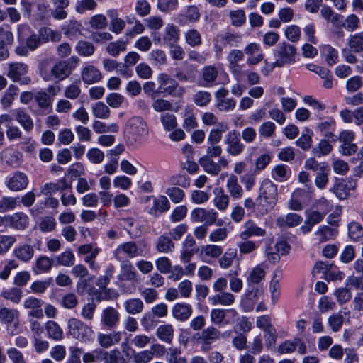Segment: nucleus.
Returning <instances> with one entry per match:
<instances>
[{
  "label": "nucleus",
  "mask_w": 363,
  "mask_h": 363,
  "mask_svg": "<svg viewBox=\"0 0 363 363\" xmlns=\"http://www.w3.org/2000/svg\"><path fill=\"white\" fill-rule=\"evenodd\" d=\"M120 272L118 275V279L121 281H133L137 279L138 273L129 260L121 261Z\"/></svg>",
  "instance_id": "obj_22"
},
{
  "label": "nucleus",
  "mask_w": 363,
  "mask_h": 363,
  "mask_svg": "<svg viewBox=\"0 0 363 363\" xmlns=\"http://www.w3.org/2000/svg\"><path fill=\"white\" fill-rule=\"evenodd\" d=\"M55 9L52 11V16L55 19H65L67 13L65 11V8H67L69 4V0H51Z\"/></svg>",
  "instance_id": "obj_41"
},
{
  "label": "nucleus",
  "mask_w": 363,
  "mask_h": 363,
  "mask_svg": "<svg viewBox=\"0 0 363 363\" xmlns=\"http://www.w3.org/2000/svg\"><path fill=\"white\" fill-rule=\"evenodd\" d=\"M19 312L16 309H9L6 307L0 308V320L6 325L9 334L14 335L17 333L19 325Z\"/></svg>",
  "instance_id": "obj_10"
},
{
  "label": "nucleus",
  "mask_w": 363,
  "mask_h": 363,
  "mask_svg": "<svg viewBox=\"0 0 363 363\" xmlns=\"http://www.w3.org/2000/svg\"><path fill=\"white\" fill-rule=\"evenodd\" d=\"M291 171L289 168L284 164L275 166L272 170V178L279 182H283L289 179Z\"/></svg>",
  "instance_id": "obj_45"
},
{
  "label": "nucleus",
  "mask_w": 363,
  "mask_h": 363,
  "mask_svg": "<svg viewBox=\"0 0 363 363\" xmlns=\"http://www.w3.org/2000/svg\"><path fill=\"white\" fill-rule=\"evenodd\" d=\"M28 223V216L22 212L16 213L11 216H6V225H9L16 230H24L27 228Z\"/></svg>",
  "instance_id": "obj_18"
},
{
  "label": "nucleus",
  "mask_w": 363,
  "mask_h": 363,
  "mask_svg": "<svg viewBox=\"0 0 363 363\" xmlns=\"http://www.w3.org/2000/svg\"><path fill=\"white\" fill-rule=\"evenodd\" d=\"M313 132L308 128H306L301 135L296 140V145L303 150H308L312 144Z\"/></svg>",
  "instance_id": "obj_57"
},
{
  "label": "nucleus",
  "mask_w": 363,
  "mask_h": 363,
  "mask_svg": "<svg viewBox=\"0 0 363 363\" xmlns=\"http://www.w3.org/2000/svg\"><path fill=\"white\" fill-rule=\"evenodd\" d=\"M13 254L18 259L27 262L33 257L34 249L31 245L25 244L16 247Z\"/></svg>",
  "instance_id": "obj_37"
},
{
  "label": "nucleus",
  "mask_w": 363,
  "mask_h": 363,
  "mask_svg": "<svg viewBox=\"0 0 363 363\" xmlns=\"http://www.w3.org/2000/svg\"><path fill=\"white\" fill-rule=\"evenodd\" d=\"M160 122L166 131H172L177 126L176 116L171 113L166 112L160 115Z\"/></svg>",
  "instance_id": "obj_55"
},
{
  "label": "nucleus",
  "mask_w": 363,
  "mask_h": 363,
  "mask_svg": "<svg viewBox=\"0 0 363 363\" xmlns=\"http://www.w3.org/2000/svg\"><path fill=\"white\" fill-rule=\"evenodd\" d=\"M159 86L157 93L159 94L170 95L174 98L181 99L186 93V89L169 74L160 73L157 77Z\"/></svg>",
  "instance_id": "obj_4"
},
{
  "label": "nucleus",
  "mask_w": 363,
  "mask_h": 363,
  "mask_svg": "<svg viewBox=\"0 0 363 363\" xmlns=\"http://www.w3.org/2000/svg\"><path fill=\"white\" fill-rule=\"evenodd\" d=\"M228 129L226 124L220 123L218 128L212 129L207 138L208 144H218L222 139L223 133Z\"/></svg>",
  "instance_id": "obj_51"
},
{
  "label": "nucleus",
  "mask_w": 363,
  "mask_h": 363,
  "mask_svg": "<svg viewBox=\"0 0 363 363\" xmlns=\"http://www.w3.org/2000/svg\"><path fill=\"white\" fill-rule=\"evenodd\" d=\"M348 235L353 241H357L363 238V228L357 222H351L348 225Z\"/></svg>",
  "instance_id": "obj_64"
},
{
  "label": "nucleus",
  "mask_w": 363,
  "mask_h": 363,
  "mask_svg": "<svg viewBox=\"0 0 363 363\" xmlns=\"http://www.w3.org/2000/svg\"><path fill=\"white\" fill-rule=\"evenodd\" d=\"M202 86L209 87L216 84L218 76V69L215 65H206L201 69Z\"/></svg>",
  "instance_id": "obj_23"
},
{
  "label": "nucleus",
  "mask_w": 363,
  "mask_h": 363,
  "mask_svg": "<svg viewBox=\"0 0 363 363\" xmlns=\"http://www.w3.org/2000/svg\"><path fill=\"white\" fill-rule=\"evenodd\" d=\"M277 185L270 179H264L260 184L259 196L256 201L257 209L262 214H266L272 210L277 202Z\"/></svg>",
  "instance_id": "obj_2"
},
{
  "label": "nucleus",
  "mask_w": 363,
  "mask_h": 363,
  "mask_svg": "<svg viewBox=\"0 0 363 363\" xmlns=\"http://www.w3.org/2000/svg\"><path fill=\"white\" fill-rule=\"evenodd\" d=\"M193 313V308L191 304L186 303H177L172 308V315L177 320L186 321Z\"/></svg>",
  "instance_id": "obj_20"
},
{
  "label": "nucleus",
  "mask_w": 363,
  "mask_h": 363,
  "mask_svg": "<svg viewBox=\"0 0 363 363\" xmlns=\"http://www.w3.org/2000/svg\"><path fill=\"white\" fill-rule=\"evenodd\" d=\"M244 52L247 55V64L250 67L257 65L264 60V54L258 43L247 44L244 48Z\"/></svg>",
  "instance_id": "obj_14"
},
{
  "label": "nucleus",
  "mask_w": 363,
  "mask_h": 363,
  "mask_svg": "<svg viewBox=\"0 0 363 363\" xmlns=\"http://www.w3.org/2000/svg\"><path fill=\"white\" fill-rule=\"evenodd\" d=\"M243 230H242L239 237L242 240H248L250 238L263 237L266 235V230L259 227L255 221L248 220L242 225Z\"/></svg>",
  "instance_id": "obj_17"
},
{
  "label": "nucleus",
  "mask_w": 363,
  "mask_h": 363,
  "mask_svg": "<svg viewBox=\"0 0 363 363\" xmlns=\"http://www.w3.org/2000/svg\"><path fill=\"white\" fill-rule=\"evenodd\" d=\"M22 289L18 287H13L9 289H4L1 294V296L9 301H11L13 303H18L21 301L22 297Z\"/></svg>",
  "instance_id": "obj_56"
},
{
  "label": "nucleus",
  "mask_w": 363,
  "mask_h": 363,
  "mask_svg": "<svg viewBox=\"0 0 363 363\" xmlns=\"http://www.w3.org/2000/svg\"><path fill=\"white\" fill-rule=\"evenodd\" d=\"M321 16L334 26L341 28L343 25V16L334 12L328 6L324 5L320 10Z\"/></svg>",
  "instance_id": "obj_32"
},
{
  "label": "nucleus",
  "mask_w": 363,
  "mask_h": 363,
  "mask_svg": "<svg viewBox=\"0 0 363 363\" xmlns=\"http://www.w3.org/2000/svg\"><path fill=\"white\" fill-rule=\"evenodd\" d=\"M322 54L324 55L325 61L329 66H333L338 61V52L329 45H325L322 48Z\"/></svg>",
  "instance_id": "obj_58"
},
{
  "label": "nucleus",
  "mask_w": 363,
  "mask_h": 363,
  "mask_svg": "<svg viewBox=\"0 0 363 363\" xmlns=\"http://www.w3.org/2000/svg\"><path fill=\"white\" fill-rule=\"evenodd\" d=\"M104 363H128L118 350H113L109 352L104 350Z\"/></svg>",
  "instance_id": "obj_48"
},
{
  "label": "nucleus",
  "mask_w": 363,
  "mask_h": 363,
  "mask_svg": "<svg viewBox=\"0 0 363 363\" xmlns=\"http://www.w3.org/2000/svg\"><path fill=\"white\" fill-rule=\"evenodd\" d=\"M333 150V146L326 139L321 140L318 145L313 147V153L314 156L320 157L328 155Z\"/></svg>",
  "instance_id": "obj_63"
},
{
  "label": "nucleus",
  "mask_w": 363,
  "mask_h": 363,
  "mask_svg": "<svg viewBox=\"0 0 363 363\" xmlns=\"http://www.w3.org/2000/svg\"><path fill=\"white\" fill-rule=\"evenodd\" d=\"M68 329L70 335L82 342H89L93 340L94 331L79 319L72 318L68 320Z\"/></svg>",
  "instance_id": "obj_6"
},
{
  "label": "nucleus",
  "mask_w": 363,
  "mask_h": 363,
  "mask_svg": "<svg viewBox=\"0 0 363 363\" xmlns=\"http://www.w3.org/2000/svg\"><path fill=\"white\" fill-rule=\"evenodd\" d=\"M226 189L230 196L235 200L240 199L244 194V190L238 183V177L230 174L226 181Z\"/></svg>",
  "instance_id": "obj_26"
},
{
  "label": "nucleus",
  "mask_w": 363,
  "mask_h": 363,
  "mask_svg": "<svg viewBox=\"0 0 363 363\" xmlns=\"http://www.w3.org/2000/svg\"><path fill=\"white\" fill-rule=\"evenodd\" d=\"M28 184V178L23 172H16L8 180L7 187L14 191L23 190Z\"/></svg>",
  "instance_id": "obj_19"
},
{
  "label": "nucleus",
  "mask_w": 363,
  "mask_h": 363,
  "mask_svg": "<svg viewBox=\"0 0 363 363\" xmlns=\"http://www.w3.org/2000/svg\"><path fill=\"white\" fill-rule=\"evenodd\" d=\"M249 289L242 296L241 306L246 312L251 311L255 303L259 299V296L262 294V291L257 286H248Z\"/></svg>",
  "instance_id": "obj_15"
},
{
  "label": "nucleus",
  "mask_w": 363,
  "mask_h": 363,
  "mask_svg": "<svg viewBox=\"0 0 363 363\" xmlns=\"http://www.w3.org/2000/svg\"><path fill=\"white\" fill-rule=\"evenodd\" d=\"M357 182L352 177L341 179L335 183L330 189L340 199H345L348 197L351 191L357 187Z\"/></svg>",
  "instance_id": "obj_11"
},
{
  "label": "nucleus",
  "mask_w": 363,
  "mask_h": 363,
  "mask_svg": "<svg viewBox=\"0 0 363 363\" xmlns=\"http://www.w3.org/2000/svg\"><path fill=\"white\" fill-rule=\"evenodd\" d=\"M120 318L118 312L113 307H108L103 310L101 321L103 325L108 328H115Z\"/></svg>",
  "instance_id": "obj_25"
},
{
  "label": "nucleus",
  "mask_w": 363,
  "mask_h": 363,
  "mask_svg": "<svg viewBox=\"0 0 363 363\" xmlns=\"http://www.w3.org/2000/svg\"><path fill=\"white\" fill-rule=\"evenodd\" d=\"M170 206L167 197L160 195L157 197H152V203L146 206L145 211L150 215L158 217L162 213L169 211Z\"/></svg>",
  "instance_id": "obj_13"
},
{
  "label": "nucleus",
  "mask_w": 363,
  "mask_h": 363,
  "mask_svg": "<svg viewBox=\"0 0 363 363\" xmlns=\"http://www.w3.org/2000/svg\"><path fill=\"white\" fill-rule=\"evenodd\" d=\"M208 300L213 306H230L235 303V297L232 293L224 291L210 296Z\"/></svg>",
  "instance_id": "obj_31"
},
{
  "label": "nucleus",
  "mask_w": 363,
  "mask_h": 363,
  "mask_svg": "<svg viewBox=\"0 0 363 363\" xmlns=\"http://www.w3.org/2000/svg\"><path fill=\"white\" fill-rule=\"evenodd\" d=\"M124 308L128 313L136 315L143 312L144 304L140 298H129L124 302Z\"/></svg>",
  "instance_id": "obj_42"
},
{
  "label": "nucleus",
  "mask_w": 363,
  "mask_h": 363,
  "mask_svg": "<svg viewBox=\"0 0 363 363\" xmlns=\"http://www.w3.org/2000/svg\"><path fill=\"white\" fill-rule=\"evenodd\" d=\"M220 337V331L217 328L210 326L202 330L199 339L201 342H205L206 345H211L218 340Z\"/></svg>",
  "instance_id": "obj_36"
},
{
  "label": "nucleus",
  "mask_w": 363,
  "mask_h": 363,
  "mask_svg": "<svg viewBox=\"0 0 363 363\" xmlns=\"http://www.w3.org/2000/svg\"><path fill=\"white\" fill-rule=\"evenodd\" d=\"M214 198L213 200V205L220 211H225L229 206V195L225 193L224 190L220 187L213 189Z\"/></svg>",
  "instance_id": "obj_29"
},
{
  "label": "nucleus",
  "mask_w": 363,
  "mask_h": 363,
  "mask_svg": "<svg viewBox=\"0 0 363 363\" xmlns=\"http://www.w3.org/2000/svg\"><path fill=\"white\" fill-rule=\"evenodd\" d=\"M174 328L171 324L160 325L156 330V335L161 341L172 343L174 338Z\"/></svg>",
  "instance_id": "obj_38"
},
{
  "label": "nucleus",
  "mask_w": 363,
  "mask_h": 363,
  "mask_svg": "<svg viewBox=\"0 0 363 363\" xmlns=\"http://www.w3.org/2000/svg\"><path fill=\"white\" fill-rule=\"evenodd\" d=\"M179 38V29L172 25H167L165 28L164 34L163 35V40L165 43L168 45H173L177 43Z\"/></svg>",
  "instance_id": "obj_49"
},
{
  "label": "nucleus",
  "mask_w": 363,
  "mask_h": 363,
  "mask_svg": "<svg viewBox=\"0 0 363 363\" xmlns=\"http://www.w3.org/2000/svg\"><path fill=\"white\" fill-rule=\"evenodd\" d=\"M237 256V250L235 249H228L223 256L219 259V265L223 269L229 268Z\"/></svg>",
  "instance_id": "obj_61"
},
{
  "label": "nucleus",
  "mask_w": 363,
  "mask_h": 363,
  "mask_svg": "<svg viewBox=\"0 0 363 363\" xmlns=\"http://www.w3.org/2000/svg\"><path fill=\"white\" fill-rule=\"evenodd\" d=\"M13 114L16 121L26 132H30L34 127V123L30 116L23 108L13 110Z\"/></svg>",
  "instance_id": "obj_27"
},
{
  "label": "nucleus",
  "mask_w": 363,
  "mask_h": 363,
  "mask_svg": "<svg viewBox=\"0 0 363 363\" xmlns=\"http://www.w3.org/2000/svg\"><path fill=\"white\" fill-rule=\"evenodd\" d=\"M47 335L49 338L60 341L63 339L64 333L60 326L53 320H49L45 324Z\"/></svg>",
  "instance_id": "obj_39"
},
{
  "label": "nucleus",
  "mask_w": 363,
  "mask_h": 363,
  "mask_svg": "<svg viewBox=\"0 0 363 363\" xmlns=\"http://www.w3.org/2000/svg\"><path fill=\"white\" fill-rule=\"evenodd\" d=\"M144 255V250L134 241H128L119 245L113 251V257L118 261L125 260L128 257L133 259Z\"/></svg>",
  "instance_id": "obj_8"
},
{
  "label": "nucleus",
  "mask_w": 363,
  "mask_h": 363,
  "mask_svg": "<svg viewBox=\"0 0 363 363\" xmlns=\"http://www.w3.org/2000/svg\"><path fill=\"white\" fill-rule=\"evenodd\" d=\"M335 128V122L332 118H328L326 121L320 122L318 125V130L328 140L336 141L337 137L333 134Z\"/></svg>",
  "instance_id": "obj_35"
},
{
  "label": "nucleus",
  "mask_w": 363,
  "mask_h": 363,
  "mask_svg": "<svg viewBox=\"0 0 363 363\" xmlns=\"http://www.w3.org/2000/svg\"><path fill=\"white\" fill-rule=\"evenodd\" d=\"M93 115L98 118L106 119L110 116L109 108L103 102L99 101L91 106Z\"/></svg>",
  "instance_id": "obj_54"
},
{
  "label": "nucleus",
  "mask_w": 363,
  "mask_h": 363,
  "mask_svg": "<svg viewBox=\"0 0 363 363\" xmlns=\"http://www.w3.org/2000/svg\"><path fill=\"white\" fill-rule=\"evenodd\" d=\"M149 60L155 66H161L167 64V58L163 50L156 49L152 50L149 54Z\"/></svg>",
  "instance_id": "obj_60"
},
{
  "label": "nucleus",
  "mask_w": 363,
  "mask_h": 363,
  "mask_svg": "<svg viewBox=\"0 0 363 363\" xmlns=\"http://www.w3.org/2000/svg\"><path fill=\"white\" fill-rule=\"evenodd\" d=\"M227 312L231 313L233 316H236L238 315V313L235 309H229V310H225V309H220V308L213 309L211 311V314H210L211 322L216 325L222 324L223 323L224 320L225 319Z\"/></svg>",
  "instance_id": "obj_47"
},
{
  "label": "nucleus",
  "mask_w": 363,
  "mask_h": 363,
  "mask_svg": "<svg viewBox=\"0 0 363 363\" xmlns=\"http://www.w3.org/2000/svg\"><path fill=\"white\" fill-rule=\"evenodd\" d=\"M257 174L258 173L252 169L240 176V180L244 185L246 191H251L255 186L256 177Z\"/></svg>",
  "instance_id": "obj_53"
},
{
  "label": "nucleus",
  "mask_w": 363,
  "mask_h": 363,
  "mask_svg": "<svg viewBox=\"0 0 363 363\" xmlns=\"http://www.w3.org/2000/svg\"><path fill=\"white\" fill-rule=\"evenodd\" d=\"M296 54V48L286 41L279 43L274 50V55L278 67L294 63Z\"/></svg>",
  "instance_id": "obj_5"
},
{
  "label": "nucleus",
  "mask_w": 363,
  "mask_h": 363,
  "mask_svg": "<svg viewBox=\"0 0 363 363\" xmlns=\"http://www.w3.org/2000/svg\"><path fill=\"white\" fill-rule=\"evenodd\" d=\"M211 93L204 90L196 91L192 96L194 103L199 107L207 106L211 101Z\"/></svg>",
  "instance_id": "obj_52"
},
{
  "label": "nucleus",
  "mask_w": 363,
  "mask_h": 363,
  "mask_svg": "<svg viewBox=\"0 0 363 363\" xmlns=\"http://www.w3.org/2000/svg\"><path fill=\"white\" fill-rule=\"evenodd\" d=\"M127 43L123 40H116L108 44L106 51L113 57H117L121 52L126 50Z\"/></svg>",
  "instance_id": "obj_62"
},
{
  "label": "nucleus",
  "mask_w": 363,
  "mask_h": 363,
  "mask_svg": "<svg viewBox=\"0 0 363 363\" xmlns=\"http://www.w3.org/2000/svg\"><path fill=\"white\" fill-rule=\"evenodd\" d=\"M218 213L213 209L196 208L191 213V220L194 223H204L203 225H211L215 223Z\"/></svg>",
  "instance_id": "obj_12"
},
{
  "label": "nucleus",
  "mask_w": 363,
  "mask_h": 363,
  "mask_svg": "<svg viewBox=\"0 0 363 363\" xmlns=\"http://www.w3.org/2000/svg\"><path fill=\"white\" fill-rule=\"evenodd\" d=\"M82 78L85 84H91L99 82L102 79V75L96 67L87 65L82 71Z\"/></svg>",
  "instance_id": "obj_30"
},
{
  "label": "nucleus",
  "mask_w": 363,
  "mask_h": 363,
  "mask_svg": "<svg viewBox=\"0 0 363 363\" xmlns=\"http://www.w3.org/2000/svg\"><path fill=\"white\" fill-rule=\"evenodd\" d=\"M42 43H45L49 40L53 42H58L61 38V34L60 32L53 30L50 28L43 27L39 30V35H38Z\"/></svg>",
  "instance_id": "obj_44"
},
{
  "label": "nucleus",
  "mask_w": 363,
  "mask_h": 363,
  "mask_svg": "<svg viewBox=\"0 0 363 363\" xmlns=\"http://www.w3.org/2000/svg\"><path fill=\"white\" fill-rule=\"evenodd\" d=\"M266 268L264 264H259L250 269L246 279L248 286L258 285L264 280Z\"/></svg>",
  "instance_id": "obj_21"
},
{
  "label": "nucleus",
  "mask_w": 363,
  "mask_h": 363,
  "mask_svg": "<svg viewBox=\"0 0 363 363\" xmlns=\"http://www.w3.org/2000/svg\"><path fill=\"white\" fill-rule=\"evenodd\" d=\"M244 55V50L242 51L238 49H233L228 53L227 60L232 72H235L240 69L238 62L243 60Z\"/></svg>",
  "instance_id": "obj_40"
},
{
  "label": "nucleus",
  "mask_w": 363,
  "mask_h": 363,
  "mask_svg": "<svg viewBox=\"0 0 363 363\" xmlns=\"http://www.w3.org/2000/svg\"><path fill=\"white\" fill-rule=\"evenodd\" d=\"M7 77L13 82H18L21 85H28L31 83V78L27 75L29 67L23 62H11L8 65Z\"/></svg>",
  "instance_id": "obj_7"
},
{
  "label": "nucleus",
  "mask_w": 363,
  "mask_h": 363,
  "mask_svg": "<svg viewBox=\"0 0 363 363\" xmlns=\"http://www.w3.org/2000/svg\"><path fill=\"white\" fill-rule=\"evenodd\" d=\"M337 233L338 230L336 228H333L328 225H321L315 232V235L319 243H323L334 239Z\"/></svg>",
  "instance_id": "obj_34"
},
{
  "label": "nucleus",
  "mask_w": 363,
  "mask_h": 363,
  "mask_svg": "<svg viewBox=\"0 0 363 363\" xmlns=\"http://www.w3.org/2000/svg\"><path fill=\"white\" fill-rule=\"evenodd\" d=\"M175 248L171 237L164 233L160 235L155 243V249L160 253H169Z\"/></svg>",
  "instance_id": "obj_33"
},
{
  "label": "nucleus",
  "mask_w": 363,
  "mask_h": 363,
  "mask_svg": "<svg viewBox=\"0 0 363 363\" xmlns=\"http://www.w3.org/2000/svg\"><path fill=\"white\" fill-rule=\"evenodd\" d=\"M302 222V217L295 213L281 216L276 219V225L279 228H294Z\"/></svg>",
  "instance_id": "obj_28"
},
{
  "label": "nucleus",
  "mask_w": 363,
  "mask_h": 363,
  "mask_svg": "<svg viewBox=\"0 0 363 363\" xmlns=\"http://www.w3.org/2000/svg\"><path fill=\"white\" fill-rule=\"evenodd\" d=\"M122 338V333L113 331L108 334L99 333L97 336V341L103 348H109L120 342Z\"/></svg>",
  "instance_id": "obj_24"
},
{
  "label": "nucleus",
  "mask_w": 363,
  "mask_h": 363,
  "mask_svg": "<svg viewBox=\"0 0 363 363\" xmlns=\"http://www.w3.org/2000/svg\"><path fill=\"white\" fill-rule=\"evenodd\" d=\"M79 62L77 57L72 56L67 60H58L50 67L49 60H44L39 64V74L45 82L63 81L72 74Z\"/></svg>",
  "instance_id": "obj_1"
},
{
  "label": "nucleus",
  "mask_w": 363,
  "mask_h": 363,
  "mask_svg": "<svg viewBox=\"0 0 363 363\" xmlns=\"http://www.w3.org/2000/svg\"><path fill=\"white\" fill-rule=\"evenodd\" d=\"M199 164L203 168L204 171L212 175H217L220 172L218 164L214 162L209 156H203L199 160Z\"/></svg>",
  "instance_id": "obj_43"
},
{
  "label": "nucleus",
  "mask_w": 363,
  "mask_h": 363,
  "mask_svg": "<svg viewBox=\"0 0 363 363\" xmlns=\"http://www.w3.org/2000/svg\"><path fill=\"white\" fill-rule=\"evenodd\" d=\"M325 215V212H320L316 210L306 211V220L303 225L300 228L301 231L303 234L308 233L312 230L313 226L323 220Z\"/></svg>",
  "instance_id": "obj_16"
},
{
  "label": "nucleus",
  "mask_w": 363,
  "mask_h": 363,
  "mask_svg": "<svg viewBox=\"0 0 363 363\" xmlns=\"http://www.w3.org/2000/svg\"><path fill=\"white\" fill-rule=\"evenodd\" d=\"M54 260L56 262L57 265L68 267L74 265L75 262V256L72 250L67 249L65 252L56 256Z\"/></svg>",
  "instance_id": "obj_46"
},
{
  "label": "nucleus",
  "mask_w": 363,
  "mask_h": 363,
  "mask_svg": "<svg viewBox=\"0 0 363 363\" xmlns=\"http://www.w3.org/2000/svg\"><path fill=\"white\" fill-rule=\"evenodd\" d=\"M52 260L46 256L40 257L35 262L34 272L36 274L45 273L51 269Z\"/></svg>",
  "instance_id": "obj_59"
},
{
  "label": "nucleus",
  "mask_w": 363,
  "mask_h": 363,
  "mask_svg": "<svg viewBox=\"0 0 363 363\" xmlns=\"http://www.w3.org/2000/svg\"><path fill=\"white\" fill-rule=\"evenodd\" d=\"M200 13L196 6H190L188 7L184 14L180 15L178 18L181 24H186L189 21L194 22L199 20Z\"/></svg>",
  "instance_id": "obj_50"
},
{
  "label": "nucleus",
  "mask_w": 363,
  "mask_h": 363,
  "mask_svg": "<svg viewBox=\"0 0 363 363\" xmlns=\"http://www.w3.org/2000/svg\"><path fill=\"white\" fill-rule=\"evenodd\" d=\"M126 138L130 145L141 144L148 135L146 123L140 117L130 118L126 125Z\"/></svg>",
  "instance_id": "obj_3"
},
{
  "label": "nucleus",
  "mask_w": 363,
  "mask_h": 363,
  "mask_svg": "<svg viewBox=\"0 0 363 363\" xmlns=\"http://www.w3.org/2000/svg\"><path fill=\"white\" fill-rule=\"evenodd\" d=\"M227 153L233 157L241 155L245 150V145L241 142L240 133L233 130L229 131L224 138Z\"/></svg>",
  "instance_id": "obj_9"
}]
</instances>
